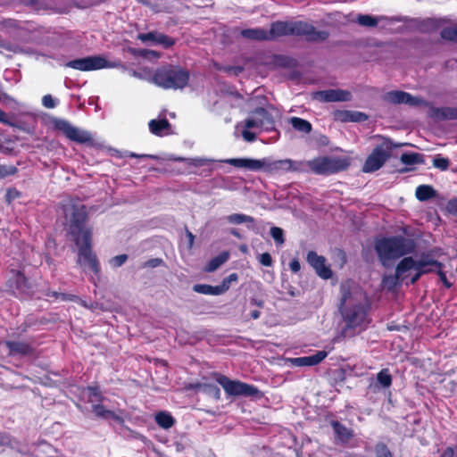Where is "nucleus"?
<instances>
[{
	"mask_svg": "<svg viewBox=\"0 0 457 457\" xmlns=\"http://www.w3.org/2000/svg\"><path fill=\"white\" fill-rule=\"evenodd\" d=\"M227 220L231 224L247 223V228L249 229H255L253 226L255 219L250 215H246L244 213H233L227 217Z\"/></svg>",
	"mask_w": 457,
	"mask_h": 457,
	"instance_id": "nucleus-26",
	"label": "nucleus"
},
{
	"mask_svg": "<svg viewBox=\"0 0 457 457\" xmlns=\"http://www.w3.org/2000/svg\"><path fill=\"white\" fill-rule=\"evenodd\" d=\"M375 137L381 139L382 142L377 145L366 158L361 168L364 173H372L378 170L390 158L393 149L398 146L388 137L380 135H376Z\"/></svg>",
	"mask_w": 457,
	"mask_h": 457,
	"instance_id": "nucleus-6",
	"label": "nucleus"
},
{
	"mask_svg": "<svg viewBox=\"0 0 457 457\" xmlns=\"http://www.w3.org/2000/svg\"><path fill=\"white\" fill-rule=\"evenodd\" d=\"M441 26V22L436 19L428 18L423 20L420 24V30L425 33H430L437 30Z\"/></svg>",
	"mask_w": 457,
	"mask_h": 457,
	"instance_id": "nucleus-33",
	"label": "nucleus"
},
{
	"mask_svg": "<svg viewBox=\"0 0 457 457\" xmlns=\"http://www.w3.org/2000/svg\"><path fill=\"white\" fill-rule=\"evenodd\" d=\"M414 248V241L403 236L379 237L374 242L378 259L384 267H388L392 262L412 253Z\"/></svg>",
	"mask_w": 457,
	"mask_h": 457,
	"instance_id": "nucleus-3",
	"label": "nucleus"
},
{
	"mask_svg": "<svg viewBox=\"0 0 457 457\" xmlns=\"http://www.w3.org/2000/svg\"><path fill=\"white\" fill-rule=\"evenodd\" d=\"M327 355L326 351H318L312 355L294 358L292 363L297 367L314 366L320 363Z\"/></svg>",
	"mask_w": 457,
	"mask_h": 457,
	"instance_id": "nucleus-21",
	"label": "nucleus"
},
{
	"mask_svg": "<svg viewBox=\"0 0 457 457\" xmlns=\"http://www.w3.org/2000/svg\"><path fill=\"white\" fill-rule=\"evenodd\" d=\"M127 260H128V255L127 254H125V253L119 254V255H116V256L112 257L110 260V264L113 268H118V267L122 266L127 262Z\"/></svg>",
	"mask_w": 457,
	"mask_h": 457,
	"instance_id": "nucleus-47",
	"label": "nucleus"
},
{
	"mask_svg": "<svg viewBox=\"0 0 457 457\" xmlns=\"http://www.w3.org/2000/svg\"><path fill=\"white\" fill-rule=\"evenodd\" d=\"M157 31H150L147 33H140L137 35V39L141 40L142 42H147L151 41L155 44L156 42V37H157Z\"/></svg>",
	"mask_w": 457,
	"mask_h": 457,
	"instance_id": "nucleus-49",
	"label": "nucleus"
},
{
	"mask_svg": "<svg viewBox=\"0 0 457 457\" xmlns=\"http://www.w3.org/2000/svg\"><path fill=\"white\" fill-rule=\"evenodd\" d=\"M155 422L159 427L169 429L175 424L176 420L170 413L167 411H160L155 415Z\"/></svg>",
	"mask_w": 457,
	"mask_h": 457,
	"instance_id": "nucleus-31",
	"label": "nucleus"
},
{
	"mask_svg": "<svg viewBox=\"0 0 457 457\" xmlns=\"http://www.w3.org/2000/svg\"><path fill=\"white\" fill-rule=\"evenodd\" d=\"M288 167H290L289 159L270 161L265 158L263 170L269 173L288 172Z\"/></svg>",
	"mask_w": 457,
	"mask_h": 457,
	"instance_id": "nucleus-22",
	"label": "nucleus"
},
{
	"mask_svg": "<svg viewBox=\"0 0 457 457\" xmlns=\"http://www.w3.org/2000/svg\"><path fill=\"white\" fill-rule=\"evenodd\" d=\"M137 3L149 7L154 12H161L165 10L166 0H136Z\"/></svg>",
	"mask_w": 457,
	"mask_h": 457,
	"instance_id": "nucleus-34",
	"label": "nucleus"
},
{
	"mask_svg": "<svg viewBox=\"0 0 457 457\" xmlns=\"http://www.w3.org/2000/svg\"><path fill=\"white\" fill-rule=\"evenodd\" d=\"M441 116L444 119L447 120H456L457 119V107H446L440 110Z\"/></svg>",
	"mask_w": 457,
	"mask_h": 457,
	"instance_id": "nucleus-46",
	"label": "nucleus"
},
{
	"mask_svg": "<svg viewBox=\"0 0 457 457\" xmlns=\"http://www.w3.org/2000/svg\"><path fill=\"white\" fill-rule=\"evenodd\" d=\"M227 163L236 168H244L251 171H258L263 170L265 165V158L261 160L249 158H231L226 161Z\"/></svg>",
	"mask_w": 457,
	"mask_h": 457,
	"instance_id": "nucleus-18",
	"label": "nucleus"
},
{
	"mask_svg": "<svg viewBox=\"0 0 457 457\" xmlns=\"http://www.w3.org/2000/svg\"><path fill=\"white\" fill-rule=\"evenodd\" d=\"M442 268H443V263L441 262V266L440 267H434V271L436 272V274L438 275L440 280L442 281V283L444 284V286L446 287V288H450L453 285L452 283H450L447 279V277H446V274L445 271L442 270Z\"/></svg>",
	"mask_w": 457,
	"mask_h": 457,
	"instance_id": "nucleus-48",
	"label": "nucleus"
},
{
	"mask_svg": "<svg viewBox=\"0 0 457 457\" xmlns=\"http://www.w3.org/2000/svg\"><path fill=\"white\" fill-rule=\"evenodd\" d=\"M416 198L420 202H425L436 196V191L430 185H420L415 191Z\"/></svg>",
	"mask_w": 457,
	"mask_h": 457,
	"instance_id": "nucleus-27",
	"label": "nucleus"
},
{
	"mask_svg": "<svg viewBox=\"0 0 457 457\" xmlns=\"http://www.w3.org/2000/svg\"><path fill=\"white\" fill-rule=\"evenodd\" d=\"M64 66L80 71H97L111 67L109 62L101 55H90L71 60L67 62Z\"/></svg>",
	"mask_w": 457,
	"mask_h": 457,
	"instance_id": "nucleus-13",
	"label": "nucleus"
},
{
	"mask_svg": "<svg viewBox=\"0 0 457 457\" xmlns=\"http://www.w3.org/2000/svg\"><path fill=\"white\" fill-rule=\"evenodd\" d=\"M92 411L98 418L112 419L118 422H123V419L117 415L114 411L107 410L104 405L98 403L92 406Z\"/></svg>",
	"mask_w": 457,
	"mask_h": 457,
	"instance_id": "nucleus-25",
	"label": "nucleus"
},
{
	"mask_svg": "<svg viewBox=\"0 0 457 457\" xmlns=\"http://www.w3.org/2000/svg\"><path fill=\"white\" fill-rule=\"evenodd\" d=\"M440 266L441 262L436 260L420 259L416 261L411 256H405L396 265L395 275L385 278L384 282L391 287L401 285L406 278L404 273L414 270L415 273L411 276L410 281L406 283L407 285H414L422 275L433 272L435 270L432 267Z\"/></svg>",
	"mask_w": 457,
	"mask_h": 457,
	"instance_id": "nucleus-4",
	"label": "nucleus"
},
{
	"mask_svg": "<svg viewBox=\"0 0 457 457\" xmlns=\"http://www.w3.org/2000/svg\"><path fill=\"white\" fill-rule=\"evenodd\" d=\"M42 104L46 108L53 109L56 107L58 102L51 95H46L42 98Z\"/></svg>",
	"mask_w": 457,
	"mask_h": 457,
	"instance_id": "nucleus-52",
	"label": "nucleus"
},
{
	"mask_svg": "<svg viewBox=\"0 0 457 457\" xmlns=\"http://www.w3.org/2000/svg\"><path fill=\"white\" fill-rule=\"evenodd\" d=\"M350 164L347 157L320 156L309 161V170L317 175H330L346 170Z\"/></svg>",
	"mask_w": 457,
	"mask_h": 457,
	"instance_id": "nucleus-9",
	"label": "nucleus"
},
{
	"mask_svg": "<svg viewBox=\"0 0 457 457\" xmlns=\"http://www.w3.org/2000/svg\"><path fill=\"white\" fill-rule=\"evenodd\" d=\"M12 276L6 281V287L13 294L26 293L30 285L25 274L20 270H12Z\"/></svg>",
	"mask_w": 457,
	"mask_h": 457,
	"instance_id": "nucleus-15",
	"label": "nucleus"
},
{
	"mask_svg": "<svg viewBox=\"0 0 457 457\" xmlns=\"http://www.w3.org/2000/svg\"><path fill=\"white\" fill-rule=\"evenodd\" d=\"M445 208L450 214L457 215V197L450 199Z\"/></svg>",
	"mask_w": 457,
	"mask_h": 457,
	"instance_id": "nucleus-55",
	"label": "nucleus"
},
{
	"mask_svg": "<svg viewBox=\"0 0 457 457\" xmlns=\"http://www.w3.org/2000/svg\"><path fill=\"white\" fill-rule=\"evenodd\" d=\"M250 303L252 305H254V306H257V307H260V308H262L264 306L263 300L258 299V298H251L250 299Z\"/></svg>",
	"mask_w": 457,
	"mask_h": 457,
	"instance_id": "nucleus-63",
	"label": "nucleus"
},
{
	"mask_svg": "<svg viewBox=\"0 0 457 457\" xmlns=\"http://www.w3.org/2000/svg\"><path fill=\"white\" fill-rule=\"evenodd\" d=\"M330 426L333 428L335 438L342 445L347 444L354 436L353 430L338 420H331Z\"/></svg>",
	"mask_w": 457,
	"mask_h": 457,
	"instance_id": "nucleus-20",
	"label": "nucleus"
},
{
	"mask_svg": "<svg viewBox=\"0 0 457 457\" xmlns=\"http://www.w3.org/2000/svg\"><path fill=\"white\" fill-rule=\"evenodd\" d=\"M164 264L162 258H153L145 262L142 265L143 268H156Z\"/></svg>",
	"mask_w": 457,
	"mask_h": 457,
	"instance_id": "nucleus-53",
	"label": "nucleus"
},
{
	"mask_svg": "<svg viewBox=\"0 0 457 457\" xmlns=\"http://www.w3.org/2000/svg\"><path fill=\"white\" fill-rule=\"evenodd\" d=\"M214 378L228 395L251 397L258 400L264 396V394L253 385L237 379H230L220 373H214Z\"/></svg>",
	"mask_w": 457,
	"mask_h": 457,
	"instance_id": "nucleus-8",
	"label": "nucleus"
},
{
	"mask_svg": "<svg viewBox=\"0 0 457 457\" xmlns=\"http://www.w3.org/2000/svg\"><path fill=\"white\" fill-rule=\"evenodd\" d=\"M270 236L272 237V238L274 239L275 243L278 245H281L284 244V242H285L284 231L281 228L272 227L270 228Z\"/></svg>",
	"mask_w": 457,
	"mask_h": 457,
	"instance_id": "nucleus-43",
	"label": "nucleus"
},
{
	"mask_svg": "<svg viewBox=\"0 0 457 457\" xmlns=\"http://www.w3.org/2000/svg\"><path fill=\"white\" fill-rule=\"evenodd\" d=\"M21 196V192L15 187H11L7 189L6 192V199L11 202L12 200L17 199Z\"/></svg>",
	"mask_w": 457,
	"mask_h": 457,
	"instance_id": "nucleus-56",
	"label": "nucleus"
},
{
	"mask_svg": "<svg viewBox=\"0 0 457 457\" xmlns=\"http://www.w3.org/2000/svg\"><path fill=\"white\" fill-rule=\"evenodd\" d=\"M129 52L133 54H139L142 57H146L147 54H149L154 55V57L160 56L159 53H157L156 51H154V50H146V49L137 50L135 48H129Z\"/></svg>",
	"mask_w": 457,
	"mask_h": 457,
	"instance_id": "nucleus-51",
	"label": "nucleus"
},
{
	"mask_svg": "<svg viewBox=\"0 0 457 457\" xmlns=\"http://www.w3.org/2000/svg\"><path fill=\"white\" fill-rule=\"evenodd\" d=\"M377 380L383 388H388L392 385V376L388 369H383L377 374Z\"/></svg>",
	"mask_w": 457,
	"mask_h": 457,
	"instance_id": "nucleus-35",
	"label": "nucleus"
},
{
	"mask_svg": "<svg viewBox=\"0 0 457 457\" xmlns=\"http://www.w3.org/2000/svg\"><path fill=\"white\" fill-rule=\"evenodd\" d=\"M383 99L384 101L394 104H406L414 106L419 104L418 98L401 90L389 91L384 95Z\"/></svg>",
	"mask_w": 457,
	"mask_h": 457,
	"instance_id": "nucleus-17",
	"label": "nucleus"
},
{
	"mask_svg": "<svg viewBox=\"0 0 457 457\" xmlns=\"http://www.w3.org/2000/svg\"><path fill=\"white\" fill-rule=\"evenodd\" d=\"M277 65L283 68H295L297 65V61L295 58L286 55H277L275 57Z\"/></svg>",
	"mask_w": 457,
	"mask_h": 457,
	"instance_id": "nucleus-36",
	"label": "nucleus"
},
{
	"mask_svg": "<svg viewBox=\"0 0 457 457\" xmlns=\"http://www.w3.org/2000/svg\"><path fill=\"white\" fill-rule=\"evenodd\" d=\"M242 37L254 41H267L266 29L262 28L245 29L240 31Z\"/></svg>",
	"mask_w": 457,
	"mask_h": 457,
	"instance_id": "nucleus-23",
	"label": "nucleus"
},
{
	"mask_svg": "<svg viewBox=\"0 0 457 457\" xmlns=\"http://www.w3.org/2000/svg\"><path fill=\"white\" fill-rule=\"evenodd\" d=\"M289 122L291 126L298 132L309 134L312 130V125L307 120L299 117H292L290 118Z\"/></svg>",
	"mask_w": 457,
	"mask_h": 457,
	"instance_id": "nucleus-30",
	"label": "nucleus"
},
{
	"mask_svg": "<svg viewBox=\"0 0 457 457\" xmlns=\"http://www.w3.org/2000/svg\"><path fill=\"white\" fill-rule=\"evenodd\" d=\"M251 129H245L242 131L243 138L247 142H253L256 140V134L250 131Z\"/></svg>",
	"mask_w": 457,
	"mask_h": 457,
	"instance_id": "nucleus-57",
	"label": "nucleus"
},
{
	"mask_svg": "<svg viewBox=\"0 0 457 457\" xmlns=\"http://www.w3.org/2000/svg\"><path fill=\"white\" fill-rule=\"evenodd\" d=\"M267 41H273L283 36H303L308 42H323L329 37L326 30H317L315 27L305 21H275L270 29H266Z\"/></svg>",
	"mask_w": 457,
	"mask_h": 457,
	"instance_id": "nucleus-2",
	"label": "nucleus"
},
{
	"mask_svg": "<svg viewBox=\"0 0 457 457\" xmlns=\"http://www.w3.org/2000/svg\"><path fill=\"white\" fill-rule=\"evenodd\" d=\"M357 21L360 25L369 28L376 27L378 23L375 17L369 14H360L357 18Z\"/></svg>",
	"mask_w": 457,
	"mask_h": 457,
	"instance_id": "nucleus-40",
	"label": "nucleus"
},
{
	"mask_svg": "<svg viewBox=\"0 0 457 457\" xmlns=\"http://www.w3.org/2000/svg\"><path fill=\"white\" fill-rule=\"evenodd\" d=\"M245 129H262L265 131L275 129V120L271 113L265 108L258 107L250 112V115L245 120Z\"/></svg>",
	"mask_w": 457,
	"mask_h": 457,
	"instance_id": "nucleus-12",
	"label": "nucleus"
},
{
	"mask_svg": "<svg viewBox=\"0 0 457 457\" xmlns=\"http://www.w3.org/2000/svg\"><path fill=\"white\" fill-rule=\"evenodd\" d=\"M87 391L88 392L89 401H93L94 399L100 403L103 402L104 395L99 386H88Z\"/></svg>",
	"mask_w": 457,
	"mask_h": 457,
	"instance_id": "nucleus-41",
	"label": "nucleus"
},
{
	"mask_svg": "<svg viewBox=\"0 0 457 457\" xmlns=\"http://www.w3.org/2000/svg\"><path fill=\"white\" fill-rule=\"evenodd\" d=\"M175 43H176V40L173 37H171L168 35L160 33V32L157 33L156 42H155L156 45H161V46H162L163 48L168 49V48L173 46L175 45Z\"/></svg>",
	"mask_w": 457,
	"mask_h": 457,
	"instance_id": "nucleus-39",
	"label": "nucleus"
},
{
	"mask_svg": "<svg viewBox=\"0 0 457 457\" xmlns=\"http://www.w3.org/2000/svg\"><path fill=\"white\" fill-rule=\"evenodd\" d=\"M376 457H393L388 446L384 443H378L375 445Z\"/></svg>",
	"mask_w": 457,
	"mask_h": 457,
	"instance_id": "nucleus-44",
	"label": "nucleus"
},
{
	"mask_svg": "<svg viewBox=\"0 0 457 457\" xmlns=\"http://www.w3.org/2000/svg\"><path fill=\"white\" fill-rule=\"evenodd\" d=\"M18 171V169L13 165H2L0 166V175L2 177H7L11 175L16 174Z\"/></svg>",
	"mask_w": 457,
	"mask_h": 457,
	"instance_id": "nucleus-50",
	"label": "nucleus"
},
{
	"mask_svg": "<svg viewBox=\"0 0 457 457\" xmlns=\"http://www.w3.org/2000/svg\"><path fill=\"white\" fill-rule=\"evenodd\" d=\"M127 156L131 158H141V159H158L156 155L154 154H137L135 153H129Z\"/></svg>",
	"mask_w": 457,
	"mask_h": 457,
	"instance_id": "nucleus-59",
	"label": "nucleus"
},
{
	"mask_svg": "<svg viewBox=\"0 0 457 457\" xmlns=\"http://www.w3.org/2000/svg\"><path fill=\"white\" fill-rule=\"evenodd\" d=\"M204 386L209 388V391L213 393L214 396L219 399L220 395V388L215 385H204Z\"/></svg>",
	"mask_w": 457,
	"mask_h": 457,
	"instance_id": "nucleus-61",
	"label": "nucleus"
},
{
	"mask_svg": "<svg viewBox=\"0 0 457 457\" xmlns=\"http://www.w3.org/2000/svg\"><path fill=\"white\" fill-rule=\"evenodd\" d=\"M79 246L77 263L84 272L91 271L95 276L99 277L101 266L96 254L92 250V240L89 238V231L85 235V242Z\"/></svg>",
	"mask_w": 457,
	"mask_h": 457,
	"instance_id": "nucleus-10",
	"label": "nucleus"
},
{
	"mask_svg": "<svg viewBox=\"0 0 457 457\" xmlns=\"http://www.w3.org/2000/svg\"><path fill=\"white\" fill-rule=\"evenodd\" d=\"M149 130L152 134L162 137L163 136V130L170 129V123L166 118L160 120H151L148 123Z\"/></svg>",
	"mask_w": 457,
	"mask_h": 457,
	"instance_id": "nucleus-24",
	"label": "nucleus"
},
{
	"mask_svg": "<svg viewBox=\"0 0 457 457\" xmlns=\"http://www.w3.org/2000/svg\"><path fill=\"white\" fill-rule=\"evenodd\" d=\"M289 162L288 171L308 172L310 170L309 161H294L289 159Z\"/></svg>",
	"mask_w": 457,
	"mask_h": 457,
	"instance_id": "nucleus-37",
	"label": "nucleus"
},
{
	"mask_svg": "<svg viewBox=\"0 0 457 457\" xmlns=\"http://www.w3.org/2000/svg\"><path fill=\"white\" fill-rule=\"evenodd\" d=\"M307 262L314 269L317 275L323 278L328 279L332 277L333 272L324 256L319 255L315 251H309L306 256Z\"/></svg>",
	"mask_w": 457,
	"mask_h": 457,
	"instance_id": "nucleus-14",
	"label": "nucleus"
},
{
	"mask_svg": "<svg viewBox=\"0 0 457 457\" xmlns=\"http://www.w3.org/2000/svg\"><path fill=\"white\" fill-rule=\"evenodd\" d=\"M46 295L51 296V297H54L55 299H58L59 297H61L62 300L71 299L65 294H63V293H57L55 291H47Z\"/></svg>",
	"mask_w": 457,
	"mask_h": 457,
	"instance_id": "nucleus-60",
	"label": "nucleus"
},
{
	"mask_svg": "<svg viewBox=\"0 0 457 457\" xmlns=\"http://www.w3.org/2000/svg\"><path fill=\"white\" fill-rule=\"evenodd\" d=\"M454 450L453 447H447L442 453L441 457H453Z\"/></svg>",
	"mask_w": 457,
	"mask_h": 457,
	"instance_id": "nucleus-64",
	"label": "nucleus"
},
{
	"mask_svg": "<svg viewBox=\"0 0 457 457\" xmlns=\"http://www.w3.org/2000/svg\"><path fill=\"white\" fill-rule=\"evenodd\" d=\"M317 97L327 103L343 102L351 99V93L343 89H327L316 93Z\"/></svg>",
	"mask_w": 457,
	"mask_h": 457,
	"instance_id": "nucleus-19",
	"label": "nucleus"
},
{
	"mask_svg": "<svg viewBox=\"0 0 457 457\" xmlns=\"http://www.w3.org/2000/svg\"><path fill=\"white\" fill-rule=\"evenodd\" d=\"M433 166L441 170H447L450 166V161L448 158L443 157L441 154H437L433 159Z\"/></svg>",
	"mask_w": 457,
	"mask_h": 457,
	"instance_id": "nucleus-42",
	"label": "nucleus"
},
{
	"mask_svg": "<svg viewBox=\"0 0 457 457\" xmlns=\"http://www.w3.org/2000/svg\"><path fill=\"white\" fill-rule=\"evenodd\" d=\"M259 262L262 266L271 267L273 264V260L269 253H263L259 256Z\"/></svg>",
	"mask_w": 457,
	"mask_h": 457,
	"instance_id": "nucleus-54",
	"label": "nucleus"
},
{
	"mask_svg": "<svg viewBox=\"0 0 457 457\" xmlns=\"http://www.w3.org/2000/svg\"><path fill=\"white\" fill-rule=\"evenodd\" d=\"M289 267H290V270L292 272L294 273H297L300 271L301 270V264H300V262L297 258H294L290 263H289Z\"/></svg>",
	"mask_w": 457,
	"mask_h": 457,
	"instance_id": "nucleus-58",
	"label": "nucleus"
},
{
	"mask_svg": "<svg viewBox=\"0 0 457 457\" xmlns=\"http://www.w3.org/2000/svg\"><path fill=\"white\" fill-rule=\"evenodd\" d=\"M237 280L238 276L237 273H231L228 277L224 278L221 284L220 285L223 294L229 289L230 284L232 282H237Z\"/></svg>",
	"mask_w": 457,
	"mask_h": 457,
	"instance_id": "nucleus-45",
	"label": "nucleus"
},
{
	"mask_svg": "<svg viewBox=\"0 0 457 457\" xmlns=\"http://www.w3.org/2000/svg\"><path fill=\"white\" fill-rule=\"evenodd\" d=\"M88 215L84 204H72L69 219V233L71 235L76 245L85 242V235L89 231V238L92 240V228L87 226Z\"/></svg>",
	"mask_w": 457,
	"mask_h": 457,
	"instance_id": "nucleus-7",
	"label": "nucleus"
},
{
	"mask_svg": "<svg viewBox=\"0 0 457 457\" xmlns=\"http://www.w3.org/2000/svg\"><path fill=\"white\" fill-rule=\"evenodd\" d=\"M339 310L348 328H365L370 321L369 300L366 297L353 296L349 290L344 292Z\"/></svg>",
	"mask_w": 457,
	"mask_h": 457,
	"instance_id": "nucleus-1",
	"label": "nucleus"
},
{
	"mask_svg": "<svg viewBox=\"0 0 457 457\" xmlns=\"http://www.w3.org/2000/svg\"><path fill=\"white\" fill-rule=\"evenodd\" d=\"M52 125L54 130L62 132L68 139L81 145H93V137L88 131L79 129L67 120L53 118Z\"/></svg>",
	"mask_w": 457,
	"mask_h": 457,
	"instance_id": "nucleus-11",
	"label": "nucleus"
},
{
	"mask_svg": "<svg viewBox=\"0 0 457 457\" xmlns=\"http://www.w3.org/2000/svg\"><path fill=\"white\" fill-rule=\"evenodd\" d=\"M229 258V253L223 251L217 256L211 259L205 266L204 270L207 272H212L225 263Z\"/></svg>",
	"mask_w": 457,
	"mask_h": 457,
	"instance_id": "nucleus-28",
	"label": "nucleus"
},
{
	"mask_svg": "<svg viewBox=\"0 0 457 457\" xmlns=\"http://www.w3.org/2000/svg\"><path fill=\"white\" fill-rule=\"evenodd\" d=\"M189 79L190 74L186 69L168 64L156 69L153 82L164 89H182L187 86Z\"/></svg>",
	"mask_w": 457,
	"mask_h": 457,
	"instance_id": "nucleus-5",
	"label": "nucleus"
},
{
	"mask_svg": "<svg viewBox=\"0 0 457 457\" xmlns=\"http://www.w3.org/2000/svg\"><path fill=\"white\" fill-rule=\"evenodd\" d=\"M440 36L444 40L457 42V26L444 28L440 32Z\"/></svg>",
	"mask_w": 457,
	"mask_h": 457,
	"instance_id": "nucleus-38",
	"label": "nucleus"
},
{
	"mask_svg": "<svg viewBox=\"0 0 457 457\" xmlns=\"http://www.w3.org/2000/svg\"><path fill=\"white\" fill-rule=\"evenodd\" d=\"M202 386H203V385L201 383L196 382V383L187 384L185 386V388L187 390H195V391H196V390L200 389Z\"/></svg>",
	"mask_w": 457,
	"mask_h": 457,
	"instance_id": "nucleus-62",
	"label": "nucleus"
},
{
	"mask_svg": "<svg viewBox=\"0 0 457 457\" xmlns=\"http://www.w3.org/2000/svg\"><path fill=\"white\" fill-rule=\"evenodd\" d=\"M400 161L405 165L422 164L425 162L422 154L414 152L402 154Z\"/></svg>",
	"mask_w": 457,
	"mask_h": 457,
	"instance_id": "nucleus-32",
	"label": "nucleus"
},
{
	"mask_svg": "<svg viewBox=\"0 0 457 457\" xmlns=\"http://www.w3.org/2000/svg\"><path fill=\"white\" fill-rule=\"evenodd\" d=\"M4 345L8 349V356L26 357L34 353V347L29 342L6 340Z\"/></svg>",
	"mask_w": 457,
	"mask_h": 457,
	"instance_id": "nucleus-16",
	"label": "nucleus"
},
{
	"mask_svg": "<svg viewBox=\"0 0 457 457\" xmlns=\"http://www.w3.org/2000/svg\"><path fill=\"white\" fill-rule=\"evenodd\" d=\"M193 290L198 294L207 295H220L223 294L220 285L211 286L207 284H195L193 287Z\"/></svg>",
	"mask_w": 457,
	"mask_h": 457,
	"instance_id": "nucleus-29",
	"label": "nucleus"
}]
</instances>
